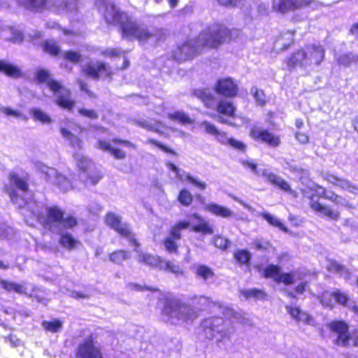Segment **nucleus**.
I'll use <instances>...</instances> for the list:
<instances>
[{
    "mask_svg": "<svg viewBox=\"0 0 358 358\" xmlns=\"http://www.w3.org/2000/svg\"><path fill=\"white\" fill-rule=\"evenodd\" d=\"M229 36V30L221 24H213L202 31L197 38L190 40L173 52V57L179 62L185 61L192 57L203 47L217 48L223 43Z\"/></svg>",
    "mask_w": 358,
    "mask_h": 358,
    "instance_id": "nucleus-1",
    "label": "nucleus"
},
{
    "mask_svg": "<svg viewBox=\"0 0 358 358\" xmlns=\"http://www.w3.org/2000/svg\"><path fill=\"white\" fill-rule=\"evenodd\" d=\"M191 305L183 303L174 296H166L164 301L163 311L169 317H175L182 322H192L199 317L201 307L212 303L209 296L193 295L189 298Z\"/></svg>",
    "mask_w": 358,
    "mask_h": 358,
    "instance_id": "nucleus-2",
    "label": "nucleus"
},
{
    "mask_svg": "<svg viewBox=\"0 0 358 358\" xmlns=\"http://www.w3.org/2000/svg\"><path fill=\"white\" fill-rule=\"evenodd\" d=\"M325 51L320 45H308L301 50L294 52L288 61L291 68L313 69L318 66L324 58Z\"/></svg>",
    "mask_w": 358,
    "mask_h": 358,
    "instance_id": "nucleus-3",
    "label": "nucleus"
},
{
    "mask_svg": "<svg viewBox=\"0 0 358 358\" xmlns=\"http://www.w3.org/2000/svg\"><path fill=\"white\" fill-rule=\"evenodd\" d=\"M35 78L38 83H45L49 89L54 93L56 102L60 107L71 110L74 106V101L70 98V91L64 87L60 83L51 78L50 72L43 69H38L35 72Z\"/></svg>",
    "mask_w": 358,
    "mask_h": 358,
    "instance_id": "nucleus-4",
    "label": "nucleus"
},
{
    "mask_svg": "<svg viewBox=\"0 0 358 358\" xmlns=\"http://www.w3.org/2000/svg\"><path fill=\"white\" fill-rule=\"evenodd\" d=\"M9 182L6 185V191L9 194L12 202L19 208L29 207V203L24 197L29 190V185L24 177L11 172L8 176Z\"/></svg>",
    "mask_w": 358,
    "mask_h": 358,
    "instance_id": "nucleus-5",
    "label": "nucleus"
},
{
    "mask_svg": "<svg viewBox=\"0 0 358 358\" xmlns=\"http://www.w3.org/2000/svg\"><path fill=\"white\" fill-rule=\"evenodd\" d=\"M194 94L199 99L206 108H216L217 111L227 117H233L235 107L231 101L221 100L217 102L215 96L210 89H198L194 90Z\"/></svg>",
    "mask_w": 358,
    "mask_h": 358,
    "instance_id": "nucleus-6",
    "label": "nucleus"
},
{
    "mask_svg": "<svg viewBox=\"0 0 358 358\" xmlns=\"http://www.w3.org/2000/svg\"><path fill=\"white\" fill-rule=\"evenodd\" d=\"M194 94L199 99L206 108H216L217 111L227 117H233L235 107L231 101L221 100L217 102L215 96L210 89H198L194 90Z\"/></svg>",
    "mask_w": 358,
    "mask_h": 358,
    "instance_id": "nucleus-7",
    "label": "nucleus"
},
{
    "mask_svg": "<svg viewBox=\"0 0 358 358\" xmlns=\"http://www.w3.org/2000/svg\"><path fill=\"white\" fill-rule=\"evenodd\" d=\"M189 225H173L170 230L169 236L163 241L164 246L169 253H178V245L177 241L182 238V232L186 229ZM191 229L194 231H208L212 232L210 225H190Z\"/></svg>",
    "mask_w": 358,
    "mask_h": 358,
    "instance_id": "nucleus-8",
    "label": "nucleus"
},
{
    "mask_svg": "<svg viewBox=\"0 0 358 358\" xmlns=\"http://www.w3.org/2000/svg\"><path fill=\"white\" fill-rule=\"evenodd\" d=\"M241 164L257 176H263L266 181L285 192H291L289 185L280 176L275 174L268 169L258 168L257 164L252 159L242 160Z\"/></svg>",
    "mask_w": 358,
    "mask_h": 358,
    "instance_id": "nucleus-9",
    "label": "nucleus"
},
{
    "mask_svg": "<svg viewBox=\"0 0 358 358\" xmlns=\"http://www.w3.org/2000/svg\"><path fill=\"white\" fill-rule=\"evenodd\" d=\"M76 358H105L96 336L91 333L75 349Z\"/></svg>",
    "mask_w": 358,
    "mask_h": 358,
    "instance_id": "nucleus-10",
    "label": "nucleus"
},
{
    "mask_svg": "<svg viewBox=\"0 0 358 358\" xmlns=\"http://www.w3.org/2000/svg\"><path fill=\"white\" fill-rule=\"evenodd\" d=\"M327 327L331 332L336 334V338L334 341L336 345L343 348L350 347L352 334L350 331V326L345 321L334 320L327 324Z\"/></svg>",
    "mask_w": 358,
    "mask_h": 358,
    "instance_id": "nucleus-11",
    "label": "nucleus"
},
{
    "mask_svg": "<svg viewBox=\"0 0 358 358\" xmlns=\"http://www.w3.org/2000/svg\"><path fill=\"white\" fill-rule=\"evenodd\" d=\"M34 166L37 170L45 174L47 180L57 185L62 191L66 192L72 187L73 183L65 176L59 174L56 169L48 167L40 162H36Z\"/></svg>",
    "mask_w": 358,
    "mask_h": 358,
    "instance_id": "nucleus-12",
    "label": "nucleus"
},
{
    "mask_svg": "<svg viewBox=\"0 0 358 358\" xmlns=\"http://www.w3.org/2000/svg\"><path fill=\"white\" fill-rule=\"evenodd\" d=\"M73 157L78 167L82 171L79 176L80 180L85 186L96 185L100 180L101 176L99 175L94 176L88 172L93 166L92 161L80 152L75 153Z\"/></svg>",
    "mask_w": 358,
    "mask_h": 358,
    "instance_id": "nucleus-13",
    "label": "nucleus"
},
{
    "mask_svg": "<svg viewBox=\"0 0 358 358\" xmlns=\"http://www.w3.org/2000/svg\"><path fill=\"white\" fill-rule=\"evenodd\" d=\"M262 276L264 278H271L277 283H282L286 286L293 285L295 282V273L290 271L287 273H281L280 267L276 264H268L262 272Z\"/></svg>",
    "mask_w": 358,
    "mask_h": 358,
    "instance_id": "nucleus-14",
    "label": "nucleus"
},
{
    "mask_svg": "<svg viewBox=\"0 0 358 358\" xmlns=\"http://www.w3.org/2000/svg\"><path fill=\"white\" fill-rule=\"evenodd\" d=\"M122 38H136L141 43L152 41V29L139 26L135 21L131 20L127 25L123 27Z\"/></svg>",
    "mask_w": 358,
    "mask_h": 358,
    "instance_id": "nucleus-15",
    "label": "nucleus"
},
{
    "mask_svg": "<svg viewBox=\"0 0 358 358\" xmlns=\"http://www.w3.org/2000/svg\"><path fill=\"white\" fill-rule=\"evenodd\" d=\"M103 17L108 24L119 25L123 34L124 25H127L131 19L125 13L120 11L114 4L104 3Z\"/></svg>",
    "mask_w": 358,
    "mask_h": 358,
    "instance_id": "nucleus-16",
    "label": "nucleus"
},
{
    "mask_svg": "<svg viewBox=\"0 0 358 358\" xmlns=\"http://www.w3.org/2000/svg\"><path fill=\"white\" fill-rule=\"evenodd\" d=\"M81 69L83 73L94 80H98L101 76L110 78L112 76L110 66L99 61H90L82 66Z\"/></svg>",
    "mask_w": 358,
    "mask_h": 358,
    "instance_id": "nucleus-17",
    "label": "nucleus"
},
{
    "mask_svg": "<svg viewBox=\"0 0 358 358\" xmlns=\"http://www.w3.org/2000/svg\"><path fill=\"white\" fill-rule=\"evenodd\" d=\"M312 0H273V10L285 13L295 9H300L308 7L310 5Z\"/></svg>",
    "mask_w": 358,
    "mask_h": 358,
    "instance_id": "nucleus-18",
    "label": "nucleus"
},
{
    "mask_svg": "<svg viewBox=\"0 0 358 358\" xmlns=\"http://www.w3.org/2000/svg\"><path fill=\"white\" fill-rule=\"evenodd\" d=\"M78 8L77 0H48V9L58 14H70Z\"/></svg>",
    "mask_w": 358,
    "mask_h": 358,
    "instance_id": "nucleus-19",
    "label": "nucleus"
},
{
    "mask_svg": "<svg viewBox=\"0 0 358 358\" xmlns=\"http://www.w3.org/2000/svg\"><path fill=\"white\" fill-rule=\"evenodd\" d=\"M250 135L255 140L265 143L272 148L278 147L281 143L280 136L267 129L254 128L251 130Z\"/></svg>",
    "mask_w": 358,
    "mask_h": 358,
    "instance_id": "nucleus-20",
    "label": "nucleus"
},
{
    "mask_svg": "<svg viewBox=\"0 0 358 358\" xmlns=\"http://www.w3.org/2000/svg\"><path fill=\"white\" fill-rule=\"evenodd\" d=\"M215 90L217 94L226 97H234L236 96L238 88L237 84L231 78L220 79L215 85Z\"/></svg>",
    "mask_w": 358,
    "mask_h": 358,
    "instance_id": "nucleus-21",
    "label": "nucleus"
},
{
    "mask_svg": "<svg viewBox=\"0 0 358 358\" xmlns=\"http://www.w3.org/2000/svg\"><path fill=\"white\" fill-rule=\"evenodd\" d=\"M331 296L334 297L338 304L344 307L348 306L350 297L348 294L340 289H335L332 292H324L321 296L320 303L325 307L332 308L334 305L330 302L329 298Z\"/></svg>",
    "mask_w": 358,
    "mask_h": 358,
    "instance_id": "nucleus-22",
    "label": "nucleus"
},
{
    "mask_svg": "<svg viewBox=\"0 0 358 358\" xmlns=\"http://www.w3.org/2000/svg\"><path fill=\"white\" fill-rule=\"evenodd\" d=\"M48 219L50 222L64 224H78L76 218L72 215L64 217V212L57 206H47L45 208Z\"/></svg>",
    "mask_w": 358,
    "mask_h": 358,
    "instance_id": "nucleus-23",
    "label": "nucleus"
},
{
    "mask_svg": "<svg viewBox=\"0 0 358 358\" xmlns=\"http://www.w3.org/2000/svg\"><path fill=\"white\" fill-rule=\"evenodd\" d=\"M167 168L176 173L178 178L180 180L187 181L196 187L203 190L206 188L207 185L205 182L201 181L198 178L193 177L190 173H187L184 171H181L178 167L171 162H167L166 164Z\"/></svg>",
    "mask_w": 358,
    "mask_h": 358,
    "instance_id": "nucleus-24",
    "label": "nucleus"
},
{
    "mask_svg": "<svg viewBox=\"0 0 358 358\" xmlns=\"http://www.w3.org/2000/svg\"><path fill=\"white\" fill-rule=\"evenodd\" d=\"M310 206L318 215L324 217L331 221H338L340 213L338 210H334L329 206L322 205L312 197L310 201Z\"/></svg>",
    "mask_w": 358,
    "mask_h": 358,
    "instance_id": "nucleus-25",
    "label": "nucleus"
},
{
    "mask_svg": "<svg viewBox=\"0 0 358 358\" xmlns=\"http://www.w3.org/2000/svg\"><path fill=\"white\" fill-rule=\"evenodd\" d=\"M220 319V317H212L201 321V324L206 339L212 340L217 334H220V331L217 329L220 327L218 322Z\"/></svg>",
    "mask_w": 358,
    "mask_h": 358,
    "instance_id": "nucleus-26",
    "label": "nucleus"
},
{
    "mask_svg": "<svg viewBox=\"0 0 358 358\" xmlns=\"http://www.w3.org/2000/svg\"><path fill=\"white\" fill-rule=\"evenodd\" d=\"M0 37L13 43H21L24 39L21 31L5 24H0Z\"/></svg>",
    "mask_w": 358,
    "mask_h": 358,
    "instance_id": "nucleus-27",
    "label": "nucleus"
},
{
    "mask_svg": "<svg viewBox=\"0 0 358 358\" xmlns=\"http://www.w3.org/2000/svg\"><path fill=\"white\" fill-rule=\"evenodd\" d=\"M97 148L106 152H108L116 159H123L126 157V152L123 150L114 148L111 145L110 142L105 140H99L97 141Z\"/></svg>",
    "mask_w": 358,
    "mask_h": 358,
    "instance_id": "nucleus-28",
    "label": "nucleus"
},
{
    "mask_svg": "<svg viewBox=\"0 0 358 358\" xmlns=\"http://www.w3.org/2000/svg\"><path fill=\"white\" fill-rule=\"evenodd\" d=\"M194 273L196 278L203 281L213 279L215 275L213 268L206 264H198L195 266Z\"/></svg>",
    "mask_w": 358,
    "mask_h": 358,
    "instance_id": "nucleus-29",
    "label": "nucleus"
},
{
    "mask_svg": "<svg viewBox=\"0 0 358 358\" xmlns=\"http://www.w3.org/2000/svg\"><path fill=\"white\" fill-rule=\"evenodd\" d=\"M48 0H18L19 3L27 10L35 12H42L48 9Z\"/></svg>",
    "mask_w": 358,
    "mask_h": 358,
    "instance_id": "nucleus-30",
    "label": "nucleus"
},
{
    "mask_svg": "<svg viewBox=\"0 0 358 358\" xmlns=\"http://www.w3.org/2000/svg\"><path fill=\"white\" fill-rule=\"evenodd\" d=\"M115 231H116L122 237L128 240L129 243L134 246L135 250L140 247L139 243L135 238L131 231L127 227V225H110Z\"/></svg>",
    "mask_w": 358,
    "mask_h": 358,
    "instance_id": "nucleus-31",
    "label": "nucleus"
},
{
    "mask_svg": "<svg viewBox=\"0 0 358 358\" xmlns=\"http://www.w3.org/2000/svg\"><path fill=\"white\" fill-rule=\"evenodd\" d=\"M59 245L69 250L76 249L80 243L73 235L68 232L61 233L59 239Z\"/></svg>",
    "mask_w": 358,
    "mask_h": 358,
    "instance_id": "nucleus-32",
    "label": "nucleus"
},
{
    "mask_svg": "<svg viewBox=\"0 0 358 358\" xmlns=\"http://www.w3.org/2000/svg\"><path fill=\"white\" fill-rule=\"evenodd\" d=\"M233 256L238 265L247 267L250 265L252 254L248 250L237 249L234 252Z\"/></svg>",
    "mask_w": 358,
    "mask_h": 358,
    "instance_id": "nucleus-33",
    "label": "nucleus"
},
{
    "mask_svg": "<svg viewBox=\"0 0 358 358\" xmlns=\"http://www.w3.org/2000/svg\"><path fill=\"white\" fill-rule=\"evenodd\" d=\"M138 261L150 266L157 267L159 269L163 268L162 266V259L157 255L141 253L138 255Z\"/></svg>",
    "mask_w": 358,
    "mask_h": 358,
    "instance_id": "nucleus-34",
    "label": "nucleus"
},
{
    "mask_svg": "<svg viewBox=\"0 0 358 358\" xmlns=\"http://www.w3.org/2000/svg\"><path fill=\"white\" fill-rule=\"evenodd\" d=\"M60 133L62 137L69 141L71 147L79 150L82 149L83 143V141L71 131L65 128H61Z\"/></svg>",
    "mask_w": 358,
    "mask_h": 358,
    "instance_id": "nucleus-35",
    "label": "nucleus"
},
{
    "mask_svg": "<svg viewBox=\"0 0 358 358\" xmlns=\"http://www.w3.org/2000/svg\"><path fill=\"white\" fill-rule=\"evenodd\" d=\"M0 72L5 73L6 75L11 77H20L21 76V70L20 69L8 63L4 60H0Z\"/></svg>",
    "mask_w": 358,
    "mask_h": 358,
    "instance_id": "nucleus-36",
    "label": "nucleus"
},
{
    "mask_svg": "<svg viewBox=\"0 0 358 358\" xmlns=\"http://www.w3.org/2000/svg\"><path fill=\"white\" fill-rule=\"evenodd\" d=\"M214 136H215L217 141H219L220 143L223 144H229L236 149L243 150L245 148V145L243 143L236 141L235 139L233 138H227V136L224 132H222L219 130L217 131V134H216V135H215Z\"/></svg>",
    "mask_w": 358,
    "mask_h": 358,
    "instance_id": "nucleus-37",
    "label": "nucleus"
},
{
    "mask_svg": "<svg viewBox=\"0 0 358 358\" xmlns=\"http://www.w3.org/2000/svg\"><path fill=\"white\" fill-rule=\"evenodd\" d=\"M241 294L247 300L250 299L262 300L267 298L266 293L264 290L258 288L243 289L241 290Z\"/></svg>",
    "mask_w": 358,
    "mask_h": 358,
    "instance_id": "nucleus-38",
    "label": "nucleus"
},
{
    "mask_svg": "<svg viewBox=\"0 0 358 358\" xmlns=\"http://www.w3.org/2000/svg\"><path fill=\"white\" fill-rule=\"evenodd\" d=\"M206 208L211 213L222 217H228L232 215V212L229 208L213 203L207 205Z\"/></svg>",
    "mask_w": 358,
    "mask_h": 358,
    "instance_id": "nucleus-39",
    "label": "nucleus"
},
{
    "mask_svg": "<svg viewBox=\"0 0 358 358\" xmlns=\"http://www.w3.org/2000/svg\"><path fill=\"white\" fill-rule=\"evenodd\" d=\"M29 113L35 121L48 124L52 122L50 116L40 108H33L30 110Z\"/></svg>",
    "mask_w": 358,
    "mask_h": 358,
    "instance_id": "nucleus-40",
    "label": "nucleus"
},
{
    "mask_svg": "<svg viewBox=\"0 0 358 358\" xmlns=\"http://www.w3.org/2000/svg\"><path fill=\"white\" fill-rule=\"evenodd\" d=\"M3 289L7 292H15L17 294L26 293V288L21 284L10 282L4 279L0 280Z\"/></svg>",
    "mask_w": 358,
    "mask_h": 358,
    "instance_id": "nucleus-41",
    "label": "nucleus"
},
{
    "mask_svg": "<svg viewBox=\"0 0 358 358\" xmlns=\"http://www.w3.org/2000/svg\"><path fill=\"white\" fill-rule=\"evenodd\" d=\"M168 117L173 121L178 122L182 124H190L193 123V120L190 117L182 111H176L172 113H169Z\"/></svg>",
    "mask_w": 358,
    "mask_h": 358,
    "instance_id": "nucleus-42",
    "label": "nucleus"
},
{
    "mask_svg": "<svg viewBox=\"0 0 358 358\" xmlns=\"http://www.w3.org/2000/svg\"><path fill=\"white\" fill-rule=\"evenodd\" d=\"M41 324L46 331L53 334L59 331L63 327V322L58 319L52 321H43Z\"/></svg>",
    "mask_w": 358,
    "mask_h": 358,
    "instance_id": "nucleus-43",
    "label": "nucleus"
},
{
    "mask_svg": "<svg viewBox=\"0 0 358 358\" xmlns=\"http://www.w3.org/2000/svg\"><path fill=\"white\" fill-rule=\"evenodd\" d=\"M109 260L114 264H121L129 258L128 252L124 250H117L110 253Z\"/></svg>",
    "mask_w": 358,
    "mask_h": 358,
    "instance_id": "nucleus-44",
    "label": "nucleus"
},
{
    "mask_svg": "<svg viewBox=\"0 0 358 358\" xmlns=\"http://www.w3.org/2000/svg\"><path fill=\"white\" fill-rule=\"evenodd\" d=\"M137 124L142 128L156 133H159L162 127L160 122L148 120L138 121Z\"/></svg>",
    "mask_w": 358,
    "mask_h": 358,
    "instance_id": "nucleus-45",
    "label": "nucleus"
},
{
    "mask_svg": "<svg viewBox=\"0 0 358 358\" xmlns=\"http://www.w3.org/2000/svg\"><path fill=\"white\" fill-rule=\"evenodd\" d=\"M337 187H339L344 190H347L354 194H358V186L352 184L348 180L340 178Z\"/></svg>",
    "mask_w": 358,
    "mask_h": 358,
    "instance_id": "nucleus-46",
    "label": "nucleus"
},
{
    "mask_svg": "<svg viewBox=\"0 0 358 358\" xmlns=\"http://www.w3.org/2000/svg\"><path fill=\"white\" fill-rule=\"evenodd\" d=\"M162 266H163V268L162 270L168 271L170 273H174L176 275L183 273V272L180 269V266L175 264L173 262L171 261H166L162 259Z\"/></svg>",
    "mask_w": 358,
    "mask_h": 358,
    "instance_id": "nucleus-47",
    "label": "nucleus"
},
{
    "mask_svg": "<svg viewBox=\"0 0 358 358\" xmlns=\"http://www.w3.org/2000/svg\"><path fill=\"white\" fill-rule=\"evenodd\" d=\"M178 200L182 205L189 206L192 202L193 197L187 189H184L180 192Z\"/></svg>",
    "mask_w": 358,
    "mask_h": 358,
    "instance_id": "nucleus-48",
    "label": "nucleus"
},
{
    "mask_svg": "<svg viewBox=\"0 0 358 358\" xmlns=\"http://www.w3.org/2000/svg\"><path fill=\"white\" fill-rule=\"evenodd\" d=\"M355 59H358V58L355 57V55L350 52L340 55L337 58V62L339 65L348 67L351 64L354 63Z\"/></svg>",
    "mask_w": 358,
    "mask_h": 358,
    "instance_id": "nucleus-49",
    "label": "nucleus"
},
{
    "mask_svg": "<svg viewBox=\"0 0 358 358\" xmlns=\"http://www.w3.org/2000/svg\"><path fill=\"white\" fill-rule=\"evenodd\" d=\"M213 243L216 248L223 251L227 250L230 245V241L222 236H215Z\"/></svg>",
    "mask_w": 358,
    "mask_h": 358,
    "instance_id": "nucleus-50",
    "label": "nucleus"
},
{
    "mask_svg": "<svg viewBox=\"0 0 358 358\" xmlns=\"http://www.w3.org/2000/svg\"><path fill=\"white\" fill-rule=\"evenodd\" d=\"M43 50L52 55H57L59 52V48L56 42L52 40L46 41L43 45Z\"/></svg>",
    "mask_w": 358,
    "mask_h": 358,
    "instance_id": "nucleus-51",
    "label": "nucleus"
},
{
    "mask_svg": "<svg viewBox=\"0 0 358 358\" xmlns=\"http://www.w3.org/2000/svg\"><path fill=\"white\" fill-rule=\"evenodd\" d=\"M250 93L253 94L257 103L260 106H264L265 104V94L262 90H259L256 87H252L250 90Z\"/></svg>",
    "mask_w": 358,
    "mask_h": 358,
    "instance_id": "nucleus-52",
    "label": "nucleus"
},
{
    "mask_svg": "<svg viewBox=\"0 0 358 358\" xmlns=\"http://www.w3.org/2000/svg\"><path fill=\"white\" fill-rule=\"evenodd\" d=\"M199 126L201 129H203L206 133L210 135L215 136L217 134L218 129L210 122L203 121L199 124Z\"/></svg>",
    "mask_w": 358,
    "mask_h": 358,
    "instance_id": "nucleus-53",
    "label": "nucleus"
},
{
    "mask_svg": "<svg viewBox=\"0 0 358 358\" xmlns=\"http://www.w3.org/2000/svg\"><path fill=\"white\" fill-rule=\"evenodd\" d=\"M286 310L287 313L296 321L301 320V315H303L299 306H287Z\"/></svg>",
    "mask_w": 358,
    "mask_h": 358,
    "instance_id": "nucleus-54",
    "label": "nucleus"
},
{
    "mask_svg": "<svg viewBox=\"0 0 358 358\" xmlns=\"http://www.w3.org/2000/svg\"><path fill=\"white\" fill-rule=\"evenodd\" d=\"M122 217L113 212H109L105 217V224H120Z\"/></svg>",
    "mask_w": 358,
    "mask_h": 358,
    "instance_id": "nucleus-55",
    "label": "nucleus"
},
{
    "mask_svg": "<svg viewBox=\"0 0 358 358\" xmlns=\"http://www.w3.org/2000/svg\"><path fill=\"white\" fill-rule=\"evenodd\" d=\"M0 112L8 117H14L15 118L22 117V113L19 110H13L8 107H0Z\"/></svg>",
    "mask_w": 358,
    "mask_h": 358,
    "instance_id": "nucleus-56",
    "label": "nucleus"
},
{
    "mask_svg": "<svg viewBox=\"0 0 358 358\" xmlns=\"http://www.w3.org/2000/svg\"><path fill=\"white\" fill-rule=\"evenodd\" d=\"M64 58L70 62L78 63L80 60L81 55L78 52L69 50L64 53Z\"/></svg>",
    "mask_w": 358,
    "mask_h": 358,
    "instance_id": "nucleus-57",
    "label": "nucleus"
},
{
    "mask_svg": "<svg viewBox=\"0 0 358 358\" xmlns=\"http://www.w3.org/2000/svg\"><path fill=\"white\" fill-rule=\"evenodd\" d=\"M166 37V30L163 29L155 28L152 29V41L158 42L163 41Z\"/></svg>",
    "mask_w": 358,
    "mask_h": 358,
    "instance_id": "nucleus-58",
    "label": "nucleus"
},
{
    "mask_svg": "<svg viewBox=\"0 0 358 358\" xmlns=\"http://www.w3.org/2000/svg\"><path fill=\"white\" fill-rule=\"evenodd\" d=\"M147 142L148 143H150V144L156 145L160 150H163L164 152H165L166 153H171V154H173L174 155H177L176 152L175 151H173L172 149L169 148L168 147H166V145L162 144L161 143H159L158 141H157L155 139L149 138Z\"/></svg>",
    "mask_w": 358,
    "mask_h": 358,
    "instance_id": "nucleus-59",
    "label": "nucleus"
},
{
    "mask_svg": "<svg viewBox=\"0 0 358 358\" xmlns=\"http://www.w3.org/2000/svg\"><path fill=\"white\" fill-rule=\"evenodd\" d=\"M131 286L133 289L137 292L150 291L152 292H157L159 291V289L157 287H149L147 285H141L137 283L131 284Z\"/></svg>",
    "mask_w": 358,
    "mask_h": 358,
    "instance_id": "nucleus-60",
    "label": "nucleus"
},
{
    "mask_svg": "<svg viewBox=\"0 0 358 358\" xmlns=\"http://www.w3.org/2000/svg\"><path fill=\"white\" fill-rule=\"evenodd\" d=\"M318 188L322 189V194L321 197H323L326 199H328L332 202L334 201L335 199H336L337 194L331 191H327L325 188H324L322 186H318Z\"/></svg>",
    "mask_w": 358,
    "mask_h": 358,
    "instance_id": "nucleus-61",
    "label": "nucleus"
},
{
    "mask_svg": "<svg viewBox=\"0 0 358 358\" xmlns=\"http://www.w3.org/2000/svg\"><path fill=\"white\" fill-rule=\"evenodd\" d=\"M329 270L336 273H341L345 271V267L336 261H331L329 264Z\"/></svg>",
    "mask_w": 358,
    "mask_h": 358,
    "instance_id": "nucleus-62",
    "label": "nucleus"
},
{
    "mask_svg": "<svg viewBox=\"0 0 358 358\" xmlns=\"http://www.w3.org/2000/svg\"><path fill=\"white\" fill-rule=\"evenodd\" d=\"M79 113L83 116L87 117L92 120H96L99 117L98 114L94 110L81 108L79 110Z\"/></svg>",
    "mask_w": 358,
    "mask_h": 358,
    "instance_id": "nucleus-63",
    "label": "nucleus"
},
{
    "mask_svg": "<svg viewBox=\"0 0 358 358\" xmlns=\"http://www.w3.org/2000/svg\"><path fill=\"white\" fill-rule=\"evenodd\" d=\"M102 210V206L96 202H92L88 206V211L90 214L96 215Z\"/></svg>",
    "mask_w": 358,
    "mask_h": 358,
    "instance_id": "nucleus-64",
    "label": "nucleus"
}]
</instances>
